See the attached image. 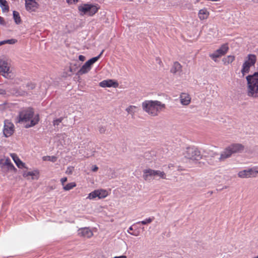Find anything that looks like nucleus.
<instances>
[{
    "label": "nucleus",
    "instance_id": "4c0bfd02",
    "mask_svg": "<svg viewBox=\"0 0 258 258\" xmlns=\"http://www.w3.org/2000/svg\"><path fill=\"white\" fill-rule=\"evenodd\" d=\"M99 131L101 134H103L105 133L106 129L104 126H101L99 127Z\"/></svg>",
    "mask_w": 258,
    "mask_h": 258
},
{
    "label": "nucleus",
    "instance_id": "bb28decb",
    "mask_svg": "<svg viewBox=\"0 0 258 258\" xmlns=\"http://www.w3.org/2000/svg\"><path fill=\"white\" fill-rule=\"evenodd\" d=\"M155 218L154 217H150L144 220L138 222L137 224H142L143 225H146L151 223L154 220Z\"/></svg>",
    "mask_w": 258,
    "mask_h": 258
},
{
    "label": "nucleus",
    "instance_id": "0eeeda50",
    "mask_svg": "<svg viewBox=\"0 0 258 258\" xmlns=\"http://www.w3.org/2000/svg\"><path fill=\"white\" fill-rule=\"evenodd\" d=\"M0 74L7 79H11L13 77L10 64L1 59H0Z\"/></svg>",
    "mask_w": 258,
    "mask_h": 258
},
{
    "label": "nucleus",
    "instance_id": "423d86ee",
    "mask_svg": "<svg viewBox=\"0 0 258 258\" xmlns=\"http://www.w3.org/2000/svg\"><path fill=\"white\" fill-rule=\"evenodd\" d=\"M78 10L82 15L93 16L97 12L98 8L96 5L86 4L80 6L78 7Z\"/></svg>",
    "mask_w": 258,
    "mask_h": 258
},
{
    "label": "nucleus",
    "instance_id": "c03bdc74",
    "mask_svg": "<svg viewBox=\"0 0 258 258\" xmlns=\"http://www.w3.org/2000/svg\"><path fill=\"white\" fill-rule=\"evenodd\" d=\"M129 233L132 235H134V236H138V234L137 233H132V232H129Z\"/></svg>",
    "mask_w": 258,
    "mask_h": 258
},
{
    "label": "nucleus",
    "instance_id": "4be33fe9",
    "mask_svg": "<svg viewBox=\"0 0 258 258\" xmlns=\"http://www.w3.org/2000/svg\"><path fill=\"white\" fill-rule=\"evenodd\" d=\"M209 13L206 9H202L199 11V17L201 20H204L208 18Z\"/></svg>",
    "mask_w": 258,
    "mask_h": 258
},
{
    "label": "nucleus",
    "instance_id": "20e7f679",
    "mask_svg": "<svg viewBox=\"0 0 258 258\" xmlns=\"http://www.w3.org/2000/svg\"><path fill=\"white\" fill-rule=\"evenodd\" d=\"M248 85V95L254 98L258 97V72L246 77Z\"/></svg>",
    "mask_w": 258,
    "mask_h": 258
},
{
    "label": "nucleus",
    "instance_id": "58836bf2",
    "mask_svg": "<svg viewBox=\"0 0 258 258\" xmlns=\"http://www.w3.org/2000/svg\"><path fill=\"white\" fill-rule=\"evenodd\" d=\"M98 167L96 165H93L92 168V171L93 172H96L98 170Z\"/></svg>",
    "mask_w": 258,
    "mask_h": 258
},
{
    "label": "nucleus",
    "instance_id": "2eb2a0df",
    "mask_svg": "<svg viewBox=\"0 0 258 258\" xmlns=\"http://www.w3.org/2000/svg\"><path fill=\"white\" fill-rule=\"evenodd\" d=\"M143 177L145 180H151L153 177L155 178V170L151 169L144 170Z\"/></svg>",
    "mask_w": 258,
    "mask_h": 258
},
{
    "label": "nucleus",
    "instance_id": "473e14b6",
    "mask_svg": "<svg viewBox=\"0 0 258 258\" xmlns=\"http://www.w3.org/2000/svg\"><path fill=\"white\" fill-rule=\"evenodd\" d=\"M24 176L26 177L31 176L32 179H34V176H37V173L35 172H27L24 173Z\"/></svg>",
    "mask_w": 258,
    "mask_h": 258
},
{
    "label": "nucleus",
    "instance_id": "5701e85b",
    "mask_svg": "<svg viewBox=\"0 0 258 258\" xmlns=\"http://www.w3.org/2000/svg\"><path fill=\"white\" fill-rule=\"evenodd\" d=\"M98 198L99 199H103L106 197L108 195V193L106 190L104 189H99L97 190Z\"/></svg>",
    "mask_w": 258,
    "mask_h": 258
},
{
    "label": "nucleus",
    "instance_id": "37998d69",
    "mask_svg": "<svg viewBox=\"0 0 258 258\" xmlns=\"http://www.w3.org/2000/svg\"><path fill=\"white\" fill-rule=\"evenodd\" d=\"M0 94H1V95L6 94V91L4 89H0Z\"/></svg>",
    "mask_w": 258,
    "mask_h": 258
},
{
    "label": "nucleus",
    "instance_id": "f03ea898",
    "mask_svg": "<svg viewBox=\"0 0 258 258\" xmlns=\"http://www.w3.org/2000/svg\"><path fill=\"white\" fill-rule=\"evenodd\" d=\"M142 108L149 115L156 116L165 108V104L157 100H146L142 103Z\"/></svg>",
    "mask_w": 258,
    "mask_h": 258
},
{
    "label": "nucleus",
    "instance_id": "dca6fc26",
    "mask_svg": "<svg viewBox=\"0 0 258 258\" xmlns=\"http://www.w3.org/2000/svg\"><path fill=\"white\" fill-rule=\"evenodd\" d=\"M170 72L174 74H180L181 72V66L179 62L177 61L174 62L170 70Z\"/></svg>",
    "mask_w": 258,
    "mask_h": 258
},
{
    "label": "nucleus",
    "instance_id": "7c9ffc66",
    "mask_svg": "<svg viewBox=\"0 0 258 258\" xmlns=\"http://www.w3.org/2000/svg\"><path fill=\"white\" fill-rule=\"evenodd\" d=\"M76 185L75 182H71L68 183L65 186H63V189L65 190H69L72 189L73 187H75Z\"/></svg>",
    "mask_w": 258,
    "mask_h": 258
},
{
    "label": "nucleus",
    "instance_id": "e433bc0d",
    "mask_svg": "<svg viewBox=\"0 0 258 258\" xmlns=\"http://www.w3.org/2000/svg\"><path fill=\"white\" fill-rule=\"evenodd\" d=\"M0 24L3 26L6 25V22H5L4 18L1 16H0Z\"/></svg>",
    "mask_w": 258,
    "mask_h": 258
},
{
    "label": "nucleus",
    "instance_id": "a19ab883",
    "mask_svg": "<svg viewBox=\"0 0 258 258\" xmlns=\"http://www.w3.org/2000/svg\"><path fill=\"white\" fill-rule=\"evenodd\" d=\"M61 184L63 185L64 182H66L67 181V177H63L60 180Z\"/></svg>",
    "mask_w": 258,
    "mask_h": 258
},
{
    "label": "nucleus",
    "instance_id": "f704fd0d",
    "mask_svg": "<svg viewBox=\"0 0 258 258\" xmlns=\"http://www.w3.org/2000/svg\"><path fill=\"white\" fill-rule=\"evenodd\" d=\"M63 120L62 117H60L57 119H56L55 120H54L53 121V125L54 126L58 125Z\"/></svg>",
    "mask_w": 258,
    "mask_h": 258
},
{
    "label": "nucleus",
    "instance_id": "49530a36",
    "mask_svg": "<svg viewBox=\"0 0 258 258\" xmlns=\"http://www.w3.org/2000/svg\"><path fill=\"white\" fill-rule=\"evenodd\" d=\"M69 70H70V71L71 73H73V72H74V71L73 70V69L72 68V67L71 66L70 67Z\"/></svg>",
    "mask_w": 258,
    "mask_h": 258
},
{
    "label": "nucleus",
    "instance_id": "09e8293b",
    "mask_svg": "<svg viewBox=\"0 0 258 258\" xmlns=\"http://www.w3.org/2000/svg\"><path fill=\"white\" fill-rule=\"evenodd\" d=\"M70 168H68V169H67V172H68V173H71V170H70Z\"/></svg>",
    "mask_w": 258,
    "mask_h": 258
},
{
    "label": "nucleus",
    "instance_id": "39448f33",
    "mask_svg": "<svg viewBox=\"0 0 258 258\" xmlns=\"http://www.w3.org/2000/svg\"><path fill=\"white\" fill-rule=\"evenodd\" d=\"M103 51L104 50H103L98 56L93 57L86 61L79 71L78 73V75H82L90 71L91 69V66L100 58Z\"/></svg>",
    "mask_w": 258,
    "mask_h": 258
},
{
    "label": "nucleus",
    "instance_id": "9d476101",
    "mask_svg": "<svg viewBox=\"0 0 258 258\" xmlns=\"http://www.w3.org/2000/svg\"><path fill=\"white\" fill-rule=\"evenodd\" d=\"M14 124L8 121H6L5 122V125L3 130L4 135L6 137L11 136L14 133Z\"/></svg>",
    "mask_w": 258,
    "mask_h": 258
},
{
    "label": "nucleus",
    "instance_id": "412c9836",
    "mask_svg": "<svg viewBox=\"0 0 258 258\" xmlns=\"http://www.w3.org/2000/svg\"><path fill=\"white\" fill-rule=\"evenodd\" d=\"M254 64H251L248 61H245L242 66V69L241 72L244 75L245 73H248L249 70V68Z\"/></svg>",
    "mask_w": 258,
    "mask_h": 258
},
{
    "label": "nucleus",
    "instance_id": "72a5a7b5",
    "mask_svg": "<svg viewBox=\"0 0 258 258\" xmlns=\"http://www.w3.org/2000/svg\"><path fill=\"white\" fill-rule=\"evenodd\" d=\"M4 44H15L17 42V40L15 39H8L4 40Z\"/></svg>",
    "mask_w": 258,
    "mask_h": 258
},
{
    "label": "nucleus",
    "instance_id": "cd10ccee",
    "mask_svg": "<svg viewBox=\"0 0 258 258\" xmlns=\"http://www.w3.org/2000/svg\"><path fill=\"white\" fill-rule=\"evenodd\" d=\"M159 177L162 179H166V174L163 171L155 170V177Z\"/></svg>",
    "mask_w": 258,
    "mask_h": 258
},
{
    "label": "nucleus",
    "instance_id": "c756f323",
    "mask_svg": "<svg viewBox=\"0 0 258 258\" xmlns=\"http://www.w3.org/2000/svg\"><path fill=\"white\" fill-rule=\"evenodd\" d=\"M43 161H49L52 162H55L57 158L55 156H44L42 158Z\"/></svg>",
    "mask_w": 258,
    "mask_h": 258
},
{
    "label": "nucleus",
    "instance_id": "a878e982",
    "mask_svg": "<svg viewBox=\"0 0 258 258\" xmlns=\"http://www.w3.org/2000/svg\"><path fill=\"white\" fill-rule=\"evenodd\" d=\"M0 6L4 12L8 11L9 7L6 0H0Z\"/></svg>",
    "mask_w": 258,
    "mask_h": 258
},
{
    "label": "nucleus",
    "instance_id": "c85d7f7f",
    "mask_svg": "<svg viewBox=\"0 0 258 258\" xmlns=\"http://www.w3.org/2000/svg\"><path fill=\"white\" fill-rule=\"evenodd\" d=\"M246 61H248L251 64H254L256 62V56L254 54H249Z\"/></svg>",
    "mask_w": 258,
    "mask_h": 258
},
{
    "label": "nucleus",
    "instance_id": "8fccbe9b",
    "mask_svg": "<svg viewBox=\"0 0 258 258\" xmlns=\"http://www.w3.org/2000/svg\"><path fill=\"white\" fill-rule=\"evenodd\" d=\"M252 1L254 3H258V0H252Z\"/></svg>",
    "mask_w": 258,
    "mask_h": 258
},
{
    "label": "nucleus",
    "instance_id": "c9c22d12",
    "mask_svg": "<svg viewBox=\"0 0 258 258\" xmlns=\"http://www.w3.org/2000/svg\"><path fill=\"white\" fill-rule=\"evenodd\" d=\"M26 87L28 88V90H32L35 88V85L33 83H30L27 84Z\"/></svg>",
    "mask_w": 258,
    "mask_h": 258
},
{
    "label": "nucleus",
    "instance_id": "a18cd8bd",
    "mask_svg": "<svg viewBox=\"0 0 258 258\" xmlns=\"http://www.w3.org/2000/svg\"><path fill=\"white\" fill-rule=\"evenodd\" d=\"M133 230V227L132 226H131L129 227L128 230H127V232L129 233L130 232V231H131V230Z\"/></svg>",
    "mask_w": 258,
    "mask_h": 258
},
{
    "label": "nucleus",
    "instance_id": "ea45409f",
    "mask_svg": "<svg viewBox=\"0 0 258 258\" xmlns=\"http://www.w3.org/2000/svg\"><path fill=\"white\" fill-rule=\"evenodd\" d=\"M79 59L80 60H81L82 61H83L85 59V57L84 55H80L79 56Z\"/></svg>",
    "mask_w": 258,
    "mask_h": 258
},
{
    "label": "nucleus",
    "instance_id": "2f4dec72",
    "mask_svg": "<svg viewBox=\"0 0 258 258\" xmlns=\"http://www.w3.org/2000/svg\"><path fill=\"white\" fill-rule=\"evenodd\" d=\"M96 198H98V195H97V190H95L91 192H90L88 196L87 197V199H89L90 200H93Z\"/></svg>",
    "mask_w": 258,
    "mask_h": 258
},
{
    "label": "nucleus",
    "instance_id": "de8ad7c7",
    "mask_svg": "<svg viewBox=\"0 0 258 258\" xmlns=\"http://www.w3.org/2000/svg\"><path fill=\"white\" fill-rule=\"evenodd\" d=\"M5 44H4V40L3 41H0V46L2 45H4Z\"/></svg>",
    "mask_w": 258,
    "mask_h": 258
},
{
    "label": "nucleus",
    "instance_id": "4468645a",
    "mask_svg": "<svg viewBox=\"0 0 258 258\" xmlns=\"http://www.w3.org/2000/svg\"><path fill=\"white\" fill-rule=\"evenodd\" d=\"M100 86L101 87H117L118 86V83L117 82H115L112 80H106L101 82L99 84Z\"/></svg>",
    "mask_w": 258,
    "mask_h": 258
},
{
    "label": "nucleus",
    "instance_id": "f257e3e1",
    "mask_svg": "<svg viewBox=\"0 0 258 258\" xmlns=\"http://www.w3.org/2000/svg\"><path fill=\"white\" fill-rule=\"evenodd\" d=\"M39 120L38 114L35 115L31 108L23 109L19 112L18 122L27 123L25 125L26 128L34 126L38 123Z\"/></svg>",
    "mask_w": 258,
    "mask_h": 258
},
{
    "label": "nucleus",
    "instance_id": "9b49d317",
    "mask_svg": "<svg viewBox=\"0 0 258 258\" xmlns=\"http://www.w3.org/2000/svg\"><path fill=\"white\" fill-rule=\"evenodd\" d=\"M202 155L198 149H195V167H202L205 165V162L199 160L202 159Z\"/></svg>",
    "mask_w": 258,
    "mask_h": 258
},
{
    "label": "nucleus",
    "instance_id": "f3484780",
    "mask_svg": "<svg viewBox=\"0 0 258 258\" xmlns=\"http://www.w3.org/2000/svg\"><path fill=\"white\" fill-rule=\"evenodd\" d=\"M180 103L183 105H188L190 102V98L186 93H181L180 96Z\"/></svg>",
    "mask_w": 258,
    "mask_h": 258
},
{
    "label": "nucleus",
    "instance_id": "79ce46f5",
    "mask_svg": "<svg viewBox=\"0 0 258 258\" xmlns=\"http://www.w3.org/2000/svg\"><path fill=\"white\" fill-rule=\"evenodd\" d=\"M78 0H67V2L69 4H73L77 3Z\"/></svg>",
    "mask_w": 258,
    "mask_h": 258
},
{
    "label": "nucleus",
    "instance_id": "6ab92c4d",
    "mask_svg": "<svg viewBox=\"0 0 258 258\" xmlns=\"http://www.w3.org/2000/svg\"><path fill=\"white\" fill-rule=\"evenodd\" d=\"M0 164L2 166H7L8 168L10 169H15L14 166L11 163V160L8 157L6 159H1Z\"/></svg>",
    "mask_w": 258,
    "mask_h": 258
},
{
    "label": "nucleus",
    "instance_id": "7ed1b4c3",
    "mask_svg": "<svg viewBox=\"0 0 258 258\" xmlns=\"http://www.w3.org/2000/svg\"><path fill=\"white\" fill-rule=\"evenodd\" d=\"M244 146L241 144L234 143L226 147L220 154L219 161H224L230 158L232 154L242 153L244 150Z\"/></svg>",
    "mask_w": 258,
    "mask_h": 258
},
{
    "label": "nucleus",
    "instance_id": "603ef678",
    "mask_svg": "<svg viewBox=\"0 0 258 258\" xmlns=\"http://www.w3.org/2000/svg\"><path fill=\"white\" fill-rule=\"evenodd\" d=\"M218 154L217 153H214L213 154V156H217Z\"/></svg>",
    "mask_w": 258,
    "mask_h": 258
},
{
    "label": "nucleus",
    "instance_id": "b1692460",
    "mask_svg": "<svg viewBox=\"0 0 258 258\" xmlns=\"http://www.w3.org/2000/svg\"><path fill=\"white\" fill-rule=\"evenodd\" d=\"M13 18H14V20L15 23L17 24H20L21 22V19L19 12L14 11H13Z\"/></svg>",
    "mask_w": 258,
    "mask_h": 258
},
{
    "label": "nucleus",
    "instance_id": "ddd939ff",
    "mask_svg": "<svg viewBox=\"0 0 258 258\" xmlns=\"http://www.w3.org/2000/svg\"><path fill=\"white\" fill-rule=\"evenodd\" d=\"M78 235L86 238H90L93 235V232L88 227L80 228L78 230Z\"/></svg>",
    "mask_w": 258,
    "mask_h": 258
},
{
    "label": "nucleus",
    "instance_id": "1a4fd4ad",
    "mask_svg": "<svg viewBox=\"0 0 258 258\" xmlns=\"http://www.w3.org/2000/svg\"><path fill=\"white\" fill-rule=\"evenodd\" d=\"M258 174V170H255L252 168L243 170L239 171L238 173V177L240 178H249L251 177H255Z\"/></svg>",
    "mask_w": 258,
    "mask_h": 258
},
{
    "label": "nucleus",
    "instance_id": "f8f14e48",
    "mask_svg": "<svg viewBox=\"0 0 258 258\" xmlns=\"http://www.w3.org/2000/svg\"><path fill=\"white\" fill-rule=\"evenodd\" d=\"M39 4L36 1H28L25 2V8L29 12H35L39 8Z\"/></svg>",
    "mask_w": 258,
    "mask_h": 258
},
{
    "label": "nucleus",
    "instance_id": "3c124183",
    "mask_svg": "<svg viewBox=\"0 0 258 258\" xmlns=\"http://www.w3.org/2000/svg\"><path fill=\"white\" fill-rule=\"evenodd\" d=\"M25 2H27L28 1H36V0H25Z\"/></svg>",
    "mask_w": 258,
    "mask_h": 258
},
{
    "label": "nucleus",
    "instance_id": "6e6552de",
    "mask_svg": "<svg viewBox=\"0 0 258 258\" xmlns=\"http://www.w3.org/2000/svg\"><path fill=\"white\" fill-rule=\"evenodd\" d=\"M229 49V47L227 44H224L212 53L209 54V56L214 61H217V58L225 55Z\"/></svg>",
    "mask_w": 258,
    "mask_h": 258
},
{
    "label": "nucleus",
    "instance_id": "aec40b11",
    "mask_svg": "<svg viewBox=\"0 0 258 258\" xmlns=\"http://www.w3.org/2000/svg\"><path fill=\"white\" fill-rule=\"evenodd\" d=\"M138 110V107L134 105H130L125 109V111L128 114H131L132 117H134L135 113L137 112Z\"/></svg>",
    "mask_w": 258,
    "mask_h": 258
},
{
    "label": "nucleus",
    "instance_id": "393cba45",
    "mask_svg": "<svg viewBox=\"0 0 258 258\" xmlns=\"http://www.w3.org/2000/svg\"><path fill=\"white\" fill-rule=\"evenodd\" d=\"M235 59V57L233 55H228L226 57L223 58L222 61L224 64H228L232 62Z\"/></svg>",
    "mask_w": 258,
    "mask_h": 258
},
{
    "label": "nucleus",
    "instance_id": "a211bd4d",
    "mask_svg": "<svg viewBox=\"0 0 258 258\" xmlns=\"http://www.w3.org/2000/svg\"><path fill=\"white\" fill-rule=\"evenodd\" d=\"M11 157L12 158L18 168H22L25 167V164L21 161L16 154L14 153L11 154Z\"/></svg>",
    "mask_w": 258,
    "mask_h": 258
}]
</instances>
